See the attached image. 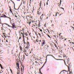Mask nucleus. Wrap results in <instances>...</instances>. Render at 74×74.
<instances>
[{"mask_svg":"<svg viewBox=\"0 0 74 74\" xmlns=\"http://www.w3.org/2000/svg\"><path fill=\"white\" fill-rule=\"evenodd\" d=\"M13 24H12V27L9 25L8 24H6V23H5V25H8V27H12V29H14V28H15V24L13 23Z\"/></svg>","mask_w":74,"mask_h":74,"instance_id":"nucleus-1","label":"nucleus"},{"mask_svg":"<svg viewBox=\"0 0 74 74\" xmlns=\"http://www.w3.org/2000/svg\"><path fill=\"white\" fill-rule=\"evenodd\" d=\"M1 18L3 17V18H8V19H9L10 20H11V18H10V17H7V16H6V15H5V14H4L3 16H1Z\"/></svg>","mask_w":74,"mask_h":74,"instance_id":"nucleus-2","label":"nucleus"},{"mask_svg":"<svg viewBox=\"0 0 74 74\" xmlns=\"http://www.w3.org/2000/svg\"><path fill=\"white\" fill-rule=\"evenodd\" d=\"M24 49L25 50L27 51H27L28 49H29V48L28 47H25Z\"/></svg>","mask_w":74,"mask_h":74,"instance_id":"nucleus-3","label":"nucleus"},{"mask_svg":"<svg viewBox=\"0 0 74 74\" xmlns=\"http://www.w3.org/2000/svg\"><path fill=\"white\" fill-rule=\"evenodd\" d=\"M52 56L53 57V58H54V59H56L55 58V57H54V56H53L51 55H47V56Z\"/></svg>","mask_w":74,"mask_h":74,"instance_id":"nucleus-4","label":"nucleus"},{"mask_svg":"<svg viewBox=\"0 0 74 74\" xmlns=\"http://www.w3.org/2000/svg\"><path fill=\"white\" fill-rule=\"evenodd\" d=\"M11 2H13V3H14V8L16 10V9H15V3H14V2H13V1H11Z\"/></svg>","mask_w":74,"mask_h":74,"instance_id":"nucleus-5","label":"nucleus"},{"mask_svg":"<svg viewBox=\"0 0 74 74\" xmlns=\"http://www.w3.org/2000/svg\"><path fill=\"white\" fill-rule=\"evenodd\" d=\"M17 67L18 68V69L20 70L19 66V63H17Z\"/></svg>","mask_w":74,"mask_h":74,"instance_id":"nucleus-6","label":"nucleus"},{"mask_svg":"<svg viewBox=\"0 0 74 74\" xmlns=\"http://www.w3.org/2000/svg\"><path fill=\"white\" fill-rule=\"evenodd\" d=\"M56 60H62L63 59H55Z\"/></svg>","mask_w":74,"mask_h":74,"instance_id":"nucleus-7","label":"nucleus"},{"mask_svg":"<svg viewBox=\"0 0 74 74\" xmlns=\"http://www.w3.org/2000/svg\"><path fill=\"white\" fill-rule=\"evenodd\" d=\"M45 48H46V47H47V48H48V47H49V46L47 45H45Z\"/></svg>","mask_w":74,"mask_h":74,"instance_id":"nucleus-8","label":"nucleus"},{"mask_svg":"<svg viewBox=\"0 0 74 74\" xmlns=\"http://www.w3.org/2000/svg\"><path fill=\"white\" fill-rule=\"evenodd\" d=\"M39 71H40V72L39 73H40V74H42V73H41V69H39Z\"/></svg>","mask_w":74,"mask_h":74,"instance_id":"nucleus-9","label":"nucleus"},{"mask_svg":"<svg viewBox=\"0 0 74 74\" xmlns=\"http://www.w3.org/2000/svg\"><path fill=\"white\" fill-rule=\"evenodd\" d=\"M46 62H45V63H47V56H46Z\"/></svg>","mask_w":74,"mask_h":74,"instance_id":"nucleus-10","label":"nucleus"},{"mask_svg":"<svg viewBox=\"0 0 74 74\" xmlns=\"http://www.w3.org/2000/svg\"><path fill=\"white\" fill-rule=\"evenodd\" d=\"M24 34H25L24 33L23 35V40H24V37H25V36H24Z\"/></svg>","mask_w":74,"mask_h":74,"instance_id":"nucleus-11","label":"nucleus"},{"mask_svg":"<svg viewBox=\"0 0 74 74\" xmlns=\"http://www.w3.org/2000/svg\"><path fill=\"white\" fill-rule=\"evenodd\" d=\"M42 16V18H43V16H44V14H42L41 16V17Z\"/></svg>","mask_w":74,"mask_h":74,"instance_id":"nucleus-12","label":"nucleus"},{"mask_svg":"<svg viewBox=\"0 0 74 74\" xmlns=\"http://www.w3.org/2000/svg\"><path fill=\"white\" fill-rule=\"evenodd\" d=\"M20 49L21 50H22V47H21V46H20Z\"/></svg>","mask_w":74,"mask_h":74,"instance_id":"nucleus-13","label":"nucleus"},{"mask_svg":"<svg viewBox=\"0 0 74 74\" xmlns=\"http://www.w3.org/2000/svg\"><path fill=\"white\" fill-rule=\"evenodd\" d=\"M21 30H20V31H19V34H21Z\"/></svg>","mask_w":74,"mask_h":74,"instance_id":"nucleus-14","label":"nucleus"},{"mask_svg":"<svg viewBox=\"0 0 74 74\" xmlns=\"http://www.w3.org/2000/svg\"><path fill=\"white\" fill-rule=\"evenodd\" d=\"M38 59H39V60H41V57L39 58Z\"/></svg>","mask_w":74,"mask_h":74,"instance_id":"nucleus-15","label":"nucleus"},{"mask_svg":"<svg viewBox=\"0 0 74 74\" xmlns=\"http://www.w3.org/2000/svg\"><path fill=\"white\" fill-rule=\"evenodd\" d=\"M45 63H44V64H43V66H42V68H43V67H44V66L45 65Z\"/></svg>","mask_w":74,"mask_h":74,"instance_id":"nucleus-16","label":"nucleus"},{"mask_svg":"<svg viewBox=\"0 0 74 74\" xmlns=\"http://www.w3.org/2000/svg\"><path fill=\"white\" fill-rule=\"evenodd\" d=\"M27 46H28V45H29V42H27Z\"/></svg>","mask_w":74,"mask_h":74,"instance_id":"nucleus-17","label":"nucleus"},{"mask_svg":"<svg viewBox=\"0 0 74 74\" xmlns=\"http://www.w3.org/2000/svg\"><path fill=\"white\" fill-rule=\"evenodd\" d=\"M69 66L68 67V69L69 70H70V64H69Z\"/></svg>","mask_w":74,"mask_h":74,"instance_id":"nucleus-18","label":"nucleus"},{"mask_svg":"<svg viewBox=\"0 0 74 74\" xmlns=\"http://www.w3.org/2000/svg\"><path fill=\"white\" fill-rule=\"evenodd\" d=\"M47 36L48 37H49V38H51V37H50V36H49V35H47Z\"/></svg>","mask_w":74,"mask_h":74,"instance_id":"nucleus-19","label":"nucleus"},{"mask_svg":"<svg viewBox=\"0 0 74 74\" xmlns=\"http://www.w3.org/2000/svg\"><path fill=\"white\" fill-rule=\"evenodd\" d=\"M0 67H2V65H1V64H0Z\"/></svg>","mask_w":74,"mask_h":74,"instance_id":"nucleus-20","label":"nucleus"},{"mask_svg":"<svg viewBox=\"0 0 74 74\" xmlns=\"http://www.w3.org/2000/svg\"><path fill=\"white\" fill-rule=\"evenodd\" d=\"M61 2H62V1H61V0H60V4H61Z\"/></svg>","mask_w":74,"mask_h":74,"instance_id":"nucleus-21","label":"nucleus"},{"mask_svg":"<svg viewBox=\"0 0 74 74\" xmlns=\"http://www.w3.org/2000/svg\"><path fill=\"white\" fill-rule=\"evenodd\" d=\"M45 44V42H43L42 43V44Z\"/></svg>","mask_w":74,"mask_h":74,"instance_id":"nucleus-22","label":"nucleus"},{"mask_svg":"<svg viewBox=\"0 0 74 74\" xmlns=\"http://www.w3.org/2000/svg\"><path fill=\"white\" fill-rule=\"evenodd\" d=\"M21 71H22V67H21Z\"/></svg>","mask_w":74,"mask_h":74,"instance_id":"nucleus-23","label":"nucleus"},{"mask_svg":"<svg viewBox=\"0 0 74 74\" xmlns=\"http://www.w3.org/2000/svg\"><path fill=\"white\" fill-rule=\"evenodd\" d=\"M61 8V9H63V10H64V8Z\"/></svg>","mask_w":74,"mask_h":74,"instance_id":"nucleus-24","label":"nucleus"},{"mask_svg":"<svg viewBox=\"0 0 74 74\" xmlns=\"http://www.w3.org/2000/svg\"><path fill=\"white\" fill-rule=\"evenodd\" d=\"M15 17H16V18H17L18 17V16H17L15 15Z\"/></svg>","mask_w":74,"mask_h":74,"instance_id":"nucleus-25","label":"nucleus"},{"mask_svg":"<svg viewBox=\"0 0 74 74\" xmlns=\"http://www.w3.org/2000/svg\"><path fill=\"white\" fill-rule=\"evenodd\" d=\"M47 30L48 31V32H49V30L47 29Z\"/></svg>","mask_w":74,"mask_h":74,"instance_id":"nucleus-26","label":"nucleus"},{"mask_svg":"<svg viewBox=\"0 0 74 74\" xmlns=\"http://www.w3.org/2000/svg\"><path fill=\"white\" fill-rule=\"evenodd\" d=\"M40 32H42V29H40Z\"/></svg>","mask_w":74,"mask_h":74,"instance_id":"nucleus-27","label":"nucleus"},{"mask_svg":"<svg viewBox=\"0 0 74 74\" xmlns=\"http://www.w3.org/2000/svg\"><path fill=\"white\" fill-rule=\"evenodd\" d=\"M23 71H24V68H23Z\"/></svg>","mask_w":74,"mask_h":74,"instance_id":"nucleus-28","label":"nucleus"},{"mask_svg":"<svg viewBox=\"0 0 74 74\" xmlns=\"http://www.w3.org/2000/svg\"><path fill=\"white\" fill-rule=\"evenodd\" d=\"M1 67V69H4V68H3V67Z\"/></svg>","mask_w":74,"mask_h":74,"instance_id":"nucleus-29","label":"nucleus"},{"mask_svg":"<svg viewBox=\"0 0 74 74\" xmlns=\"http://www.w3.org/2000/svg\"><path fill=\"white\" fill-rule=\"evenodd\" d=\"M67 38H65V39L64 40H65V41H66V40H67Z\"/></svg>","mask_w":74,"mask_h":74,"instance_id":"nucleus-30","label":"nucleus"},{"mask_svg":"<svg viewBox=\"0 0 74 74\" xmlns=\"http://www.w3.org/2000/svg\"><path fill=\"white\" fill-rule=\"evenodd\" d=\"M55 46L56 47H56H57V46H56V45H55Z\"/></svg>","mask_w":74,"mask_h":74,"instance_id":"nucleus-31","label":"nucleus"},{"mask_svg":"<svg viewBox=\"0 0 74 74\" xmlns=\"http://www.w3.org/2000/svg\"><path fill=\"white\" fill-rule=\"evenodd\" d=\"M38 34H39V35H40V34H40L38 33Z\"/></svg>","mask_w":74,"mask_h":74,"instance_id":"nucleus-32","label":"nucleus"},{"mask_svg":"<svg viewBox=\"0 0 74 74\" xmlns=\"http://www.w3.org/2000/svg\"><path fill=\"white\" fill-rule=\"evenodd\" d=\"M23 4H25V1H23Z\"/></svg>","mask_w":74,"mask_h":74,"instance_id":"nucleus-33","label":"nucleus"},{"mask_svg":"<svg viewBox=\"0 0 74 74\" xmlns=\"http://www.w3.org/2000/svg\"><path fill=\"white\" fill-rule=\"evenodd\" d=\"M41 3H40V8H41Z\"/></svg>","mask_w":74,"mask_h":74,"instance_id":"nucleus-34","label":"nucleus"},{"mask_svg":"<svg viewBox=\"0 0 74 74\" xmlns=\"http://www.w3.org/2000/svg\"><path fill=\"white\" fill-rule=\"evenodd\" d=\"M26 50H25L24 51V52H26Z\"/></svg>","mask_w":74,"mask_h":74,"instance_id":"nucleus-35","label":"nucleus"},{"mask_svg":"<svg viewBox=\"0 0 74 74\" xmlns=\"http://www.w3.org/2000/svg\"><path fill=\"white\" fill-rule=\"evenodd\" d=\"M10 12H12V11L11 10V9H10Z\"/></svg>","mask_w":74,"mask_h":74,"instance_id":"nucleus-36","label":"nucleus"},{"mask_svg":"<svg viewBox=\"0 0 74 74\" xmlns=\"http://www.w3.org/2000/svg\"><path fill=\"white\" fill-rule=\"evenodd\" d=\"M58 56L59 57V58L60 57V55Z\"/></svg>","mask_w":74,"mask_h":74,"instance_id":"nucleus-37","label":"nucleus"},{"mask_svg":"<svg viewBox=\"0 0 74 74\" xmlns=\"http://www.w3.org/2000/svg\"><path fill=\"white\" fill-rule=\"evenodd\" d=\"M72 27V28H73V30H74V27Z\"/></svg>","mask_w":74,"mask_h":74,"instance_id":"nucleus-38","label":"nucleus"},{"mask_svg":"<svg viewBox=\"0 0 74 74\" xmlns=\"http://www.w3.org/2000/svg\"><path fill=\"white\" fill-rule=\"evenodd\" d=\"M26 34V36H27V34Z\"/></svg>","mask_w":74,"mask_h":74,"instance_id":"nucleus-39","label":"nucleus"},{"mask_svg":"<svg viewBox=\"0 0 74 74\" xmlns=\"http://www.w3.org/2000/svg\"><path fill=\"white\" fill-rule=\"evenodd\" d=\"M28 18H30V17L29 16H28Z\"/></svg>","mask_w":74,"mask_h":74,"instance_id":"nucleus-40","label":"nucleus"},{"mask_svg":"<svg viewBox=\"0 0 74 74\" xmlns=\"http://www.w3.org/2000/svg\"><path fill=\"white\" fill-rule=\"evenodd\" d=\"M40 19H41V16L40 17Z\"/></svg>","mask_w":74,"mask_h":74,"instance_id":"nucleus-41","label":"nucleus"},{"mask_svg":"<svg viewBox=\"0 0 74 74\" xmlns=\"http://www.w3.org/2000/svg\"><path fill=\"white\" fill-rule=\"evenodd\" d=\"M35 62L36 63H37V61H36Z\"/></svg>","mask_w":74,"mask_h":74,"instance_id":"nucleus-42","label":"nucleus"},{"mask_svg":"<svg viewBox=\"0 0 74 74\" xmlns=\"http://www.w3.org/2000/svg\"><path fill=\"white\" fill-rule=\"evenodd\" d=\"M42 1H40V4H41V2H42Z\"/></svg>","mask_w":74,"mask_h":74,"instance_id":"nucleus-43","label":"nucleus"},{"mask_svg":"<svg viewBox=\"0 0 74 74\" xmlns=\"http://www.w3.org/2000/svg\"><path fill=\"white\" fill-rule=\"evenodd\" d=\"M27 21H29V19H28V18H27Z\"/></svg>","mask_w":74,"mask_h":74,"instance_id":"nucleus-44","label":"nucleus"},{"mask_svg":"<svg viewBox=\"0 0 74 74\" xmlns=\"http://www.w3.org/2000/svg\"><path fill=\"white\" fill-rule=\"evenodd\" d=\"M0 73H2V72H1V71H0Z\"/></svg>","mask_w":74,"mask_h":74,"instance_id":"nucleus-45","label":"nucleus"},{"mask_svg":"<svg viewBox=\"0 0 74 74\" xmlns=\"http://www.w3.org/2000/svg\"><path fill=\"white\" fill-rule=\"evenodd\" d=\"M48 2H47V5H48Z\"/></svg>","mask_w":74,"mask_h":74,"instance_id":"nucleus-46","label":"nucleus"},{"mask_svg":"<svg viewBox=\"0 0 74 74\" xmlns=\"http://www.w3.org/2000/svg\"><path fill=\"white\" fill-rule=\"evenodd\" d=\"M24 42L25 43V41H24Z\"/></svg>","mask_w":74,"mask_h":74,"instance_id":"nucleus-47","label":"nucleus"},{"mask_svg":"<svg viewBox=\"0 0 74 74\" xmlns=\"http://www.w3.org/2000/svg\"><path fill=\"white\" fill-rule=\"evenodd\" d=\"M21 34H23V33H21Z\"/></svg>","mask_w":74,"mask_h":74,"instance_id":"nucleus-48","label":"nucleus"},{"mask_svg":"<svg viewBox=\"0 0 74 74\" xmlns=\"http://www.w3.org/2000/svg\"><path fill=\"white\" fill-rule=\"evenodd\" d=\"M42 69V67H41V69H40V70H41V69Z\"/></svg>","mask_w":74,"mask_h":74,"instance_id":"nucleus-49","label":"nucleus"},{"mask_svg":"<svg viewBox=\"0 0 74 74\" xmlns=\"http://www.w3.org/2000/svg\"><path fill=\"white\" fill-rule=\"evenodd\" d=\"M20 0H17V1H20Z\"/></svg>","mask_w":74,"mask_h":74,"instance_id":"nucleus-50","label":"nucleus"},{"mask_svg":"<svg viewBox=\"0 0 74 74\" xmlns=\"http://www.w3.org/2000/svg\"><path fill=\"white\" fill-rule=\"evenodd\" d=\"M54 37H56V36H55V35H54Z\"/></svg>","mask_w":74,"mask_h":74,"instance_id":"nucleus-51","label":"nucleus"},{"mask_svg":"<svg viewBox=\"0 0 74 74\" xmlns=\"http://www.w3.org/2000/svg\"><path fill=\"white\" fill-rule=\"evenodd\" d=\"M4 36H5V38H6V37H5V35H4Z\"/></svg>","mask_w":74,"mask_h":74,"instance_id":"nucleus-52","label":"nucleus"},{"mask_svg":"<svg viewBox=\"0 0 74 74\" xmlns=\"http://www.w3.org/2000/svg\"><path fill=\"white\" fill-rule=\"evenodd\" d=\"M19 72H20V71H19V72H18V73H19Z\"/></svg>","mask_w":74,"mask_h":74,"instance_id":"nucleus-53","label":"nucleus"},{"mask_svg":"<svg viewBox=\"0 0 74 74\" xmlns=\"http://www.w3.org/2000/svg\"><path fill=\"white\" fill-rule=\"evenodd\" d=\"M21 37H20V38H19V39H21Z\"/></svg>","mask_w":74,"mask_h":74,"instance_id":"nucleus-54","label":"nucleus"},{"mask_svg":"<svg viewBox=\"0 0 74 74\" xmlns=\"http://www.w3.org/2000/svg\"><path fill=\"white\" fill-rule=\"evenodd\" d=\"M27 16H26V19H27Z\"/></svg>","mask_w":74,"mask_h":74,"instance_id":"nucleus-55","label":"nucleus"},{"mask_svg":"<svg viewBox=\"0 0 74 74\" xmlns=\"http://www.w3.org/2000/svg\"><path fill=\"white\" fill-rule=\"evenodd\" d=\"M6 42H8V41H7V40H6Z\"/></svg>","mask_w":74,"mask_h":74,"instance_id":"nucleus-56","label":"nucleus"},{"mask_svg":"<svg viewBox=\"0 0 74 74\" xmlns=\"http://www.w3.org/2000/svg\"><path fill=\"white\" fill-rule=\"evenodd\" d=\"M56 16H57V14H56Z\"/></svg>","mask_w":74,"mask_h":74,"instance_id":"nucleus-57","label":"nucleus"},{"mask_svg":"<svg viewBox=\"0 0 74 74\" xmlns=\"http://www.w3.org/2000/svg\"><path fill=\"white\" fill-rule=\"evenodd\" d=\"M60 34H61L60 33V34H59V36H60Z\"/></svg>","mask_w":74,"mask_h":74,"instance_id":"nucleus-58","label":"nucleus"},{"mask_svg":"<svg viewBox=\"0 0 74 74\" xmlns=\"http://www.w3.org/2000/svg\"><path fill=\"white\" fill-rule=\"evenodd\" d=\"M38 12H38V14H39V13H38Z\"/></svg>","mask_w":74,"mask_h":74,"instance_id":"nucleus-59","label":"nucleus"},{"mask_svg":"<svg viewBox=\"0 0 74 74\" xmlns=\"http://www.w3.org/2000/svg\"><path fill=\"white\" fill-rule=\"evenodd\" d=\"M9 8H11V7L10 6Z\"/></svg>","mask_w":74,"mask_h":74,"instance_id":"nucleus-60","label":"nucleus"},{"mask_svg":"<svg viewBox=\"0 0 74 74\" xmlns=\"http://www.w3.org/2000/svg\"><path fill=\"white\" fill-rule=\"evenodd\" d=\"M5 34L4 33H3V34Z\"/></svg>","mask_w":74,"mask_h":74,"instance_id":"nucleus-61","label":"nucleus"},{"mask_svg":"<svg viewBox=\"0 0 74 74\" xmlns=\"http://www.w3.org/2000/svg\"><path fill=\"white\" fill-rule=\"evenodd\" d=\"M12 73V71H11Z\"/></svg>","mask_w":74,"mask_h":74,"instance_id":"nucleus-62","label":"nucleus"},{"mask_svg":"<svg viewBox=\"0 0 74 74\" xmlns=\"http://www.w3.org/2000/svg\"><path fill=\"white\" fill-rule=\"evenodd\" d=\"M72 44H74V42H73Z\"/></svg>","mask_w":74,"mask_h":74,"instance_id":"nucleus-63","label":"nucleus"},{"mask_svg":"<svg viewBox=\"0 0 74 74\" xmlns=\"http://www.w3.org/2000/svg\"><path fill=\"white\" fill-rule=\"evenodd\" d=\"M10 70L11 71H12L11 70V69H10Z\"/></svg>","mask_w":74,"mask_h":74,"instance_id":"nucleus-64","label":"nucleus"}]
</instances>
